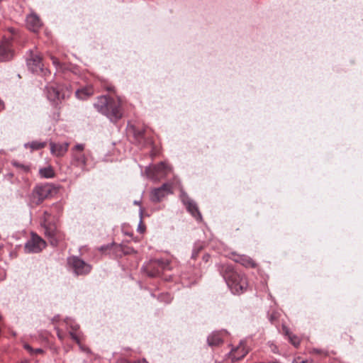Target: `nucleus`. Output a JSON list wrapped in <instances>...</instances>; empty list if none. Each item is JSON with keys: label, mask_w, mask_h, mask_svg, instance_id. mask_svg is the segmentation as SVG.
Returning a JSON list of instances; mask_svg holds the SVG:
<instances>
[{"label": "nucleus", "mask_w": 363, "mask_h": 363, "mask_svg": "<svg viewBox=\"0 0 363 363\" xmlns=\"http://www.w3.org/2000/svg\"><path fill=\"white\" fill-rule=\"evenodd\" d=\"M94 107L111 122H117L122 118L121 102L110 96L102 95L97 97L96 101L94 103Z\"/></svg>", "instance_id": "obj_1"}, {"label": "nucleus", "mask_w": 363, "mask_h": 363, "mask_svg": "<svg viewBox=\"0 0 363 363\" xmlns=\"http://www.w3.org/2000/svg\"><path fill=\"white\" fill-rule=\"evenodd\" d=\"M220 274L225 279L231 291L235 294L243 293L248 286L245 275L238 273L230 265H223Z\"/></svg>", "instance_id": "obj_2"}, {"label": "nucleus", "mask_w": 363, "mask_h": 363, "mask_svg": "<svg viewBox=\"0 0 363 363\" xmlns=\"http://www.w3.org/2000/svg\"><path fill=\"white\" fill-rule=\"evenodd\" d=\"M52 186L48 184L37 185L31 193L30 202L34 205H39L52 194Z\"/></svg>", "instance_id": "obj_3"}, {"label": "nucleus", "mask_w": 363, "mask_h": 363, "mask_svg": "<svg viewBox=\"0 0 363 363\" xmlns=\"http://www.w3.org/2000/svg\"><path fill=\"white\" fill-rule=\"evenodd\" d=\"M172 171V168L165 162H161L157 165L146 169L147 177L153 181H159L164 178Z\"/></svg>", "instance_id": "obj_4"}, {"label": "nucleus", "mask_w": 363, "mask_h": 363, "mask_svg": "<svg viewBox=\"0 0 363 363\" xmlns=\"http://www.w3.org/2000/svg\"><path fill=\"white\" fill-rule=\"evenodd\" d=\"M84 147L85 145L84 144H77L71 150V164L82 170L85 169L87 162V157L84 152Z\"/></svg>", "instance_id": "obj_5"}, {"label": "nucleus", "mask_w": 363, "mask_h": 363, "mask_svg": "<svg viewBox=\"0 0 363 363\" xmlns=\"http://www.w3.org/2000/svg\"><path fill=\"white\" fill-rule=\"evenodd\" d=\"M27 66L33 73L41 74L44 72L42 57L38 53L30 50L26 58Z\"/></svg>", "instance_id": "obj_6"}, {"label": "nucleus", "mask_w": 363, "mask_h": 363, "mask_svg": "<svg viewBox=\"0 0 363 363\" xmlns=\"http://www.w3.org/2000/svg\"><path fill=\"white\" fill-rule=\"evenodd\" d=\"M169 262L164 259L152 260L146 267V272L149 277H157L168 268Z\"/></svg>", "instance_id": "obj_7"}, {"label": "nucleus", "mask_w": 363, "mask_h": 363, "mask_svg": "<svg viewBox=\"0 0 363 363\" xmlns=\"http://www.w3.org/2000/svg\"><path fill=\"white\" fill-rule=\"evenodd\" d=\"M180 198L184 205H185L187 211L191 214V216L197 220L201 221L202 220V216L196 202L191 199L184 191L181 192Z\"/></svg>", "instance_id": "obj_8"}, {"label": "nucleus", "mask_w": 363, "mask_h": 363, "mask_svg": "<svg viewBox=\"0 0 363 363\" xmlns=\"http://www.w3.org/2000/svg\"><path fill=\"white\" fill-rule=\"evenodd\" d=\"M172 184L164 183L161 186L152 189L150 192V200L157 203L161 201L167 195L172 194Z\"/></svg>", "instance_id": "obj_9"}, {"label": "nucleus", "mask_w": 363, "mask_h": 363, "mask_svg": "<svg viewBox=\"0 0 363 363\" xmlns=\"http://www.w3.org/2000/svg\"><path fill=\"white\" fill-rule=\"evenodd\" d=\"M68 264L74 269L77 275L86 274L91 271V266L77 257H69Z\"/></svg>", "instance_id": "obj_10"}, {"label": "nucleus", "mask_w": 363, "mask_h": 363, "mask_svg": "<svg viewBox=\"0 0 363 363\" xmlns=\"http://www.w3.org/2000/svg\"><path fill=\"white\" fill-rule=\"evenodd\" d=\"M225 256L246 267L255 268L257 266L252 259L245 255H239L235 251H230Z\"/></svg>", "instance_id": "obj_11"}, {"label": "nucleus", "mask_w": 363, "mask_h": 363, "mask_svg": "<svg viewBox=\"0 0 363 363\" xmlns=\"http://www.w3.org/2000/svg\"><path fill=\"white\" fill-rule=\"evenodd\" d=\"M46 242L35 233H31L30 238L25 243L26 250H43Z\"/></svg>", "instance_id": "obj_12"}, {"label": "nucleus", "mask_w": 363, "mask_h": 363, "mask_svg": "<svg viewBox=\"0 0 363 363\" xmlns=\"http://www.w3.org/2000/svg\"><path fill=\"white\" fill-rule=\"evenodd\" d=\"M50 216V213L48 211H45L42 218L41 225L45 228L46 235H48V236L51 238V245L52 247H55L57 245V241L56 240L53 239V238L56 236V233L55 231L52 229V227L50 226V223H48Z\"/></svg>", "instance_id": "obj_13"}, {"label": "nucleus", "mask_w": 363, "mask_h": 363, "mask_svg": "<svg viewBox=\"0 0 363 363\" xmlns=\"http://www.w3.org/2000/svg\"><path fill=\"white\" fill-rule=\"evenodd\" d=\"M13 57L11 42L9 40H5L0 44V62L9 60Z\"/></svg>", "instance_id": "obj_14"}, {"label": "nucleus", "mask_w": 363, "mask_h": 363, "mask_svg": "<svg viewBox=\"0 0 363 363\" xmlns=\"http://www.w3.org/2000/svg\"><path fill=\"white\" fill-rule=\"evenodd\" d=\"M248 352L245 342L242 341L236 348L231 351L230 357L232 361H237L245 357Z\"/></svg>", "instance_id": "obj_15"}, {"label": "nucleus", "mask_w": 363, "mask_h": 363, "mask_svg": "<svg viewBox=\"0 0 363 363\" xmlns=\"http://www.w3.org/2000/svg\"><path fill=\"white\" fill-rule=\"evenodd\" d=\"M26 26L29 30L36 32L41 27L42 23L36 14L31 13L26 17Z\"/></svg>", "instance_id": "obj_16"}, {"label": "nucleus", "mask_w": 363, "mask_h": 363, "mask_svg": "<svg viewBox=\"0 0 363 363\" xmlns=\"http://www.w3.org/2000/svg\"><path fill=\"white\" fill-rule=\"evenodd\" d=\"M50 145L51 153L57 157H61L63 156L67 152L69 143H55L51 142L50 143Z\"/></svg>", "instance_id": "obj_17"}, {"label": "nucleus", "mask_w": 363, "mask_h": 363, "mask_svg": "<svg viewBox=\"0 0 363 363\" xmlns=\"http://www.w3.org/2000/svg\"><path fill=\"white\" fill-rule=\"evenodd\" d=\"M94 94V89L92 86H85L77 89L75 92L76 96L81 100H85Z\"/></svg>", "instance_id": "obj_18"}, {"label": "nucleus", "mask_w": 363, "mask_h": 363, "mask_svg": "<svg viewBox=\"0 0 363 363\" xmlns=\"http://www.w3.org/2000/svg\"><path fill=\"white\" fill-rule=\"evenodd\" d=\"M47 90H48V91H47L48 99L50 101L55 102L57 100L60 99V94L56 88L50 86V87H48Z\"/></svg>", "instance_id": "obj_19"}, {"label": "nucleus", "mask_w": 363, "mask_h": 363, "mask_svg": "<svg viewBox=\"0 0 363 363\" xmlns=\"http://www.w3.org/2000/svg\"><path fill=\"white\" fill-rule=\"evenodd\" d=\"M223 342L220 333H213L208 337V343L211 346H218Z\"/></svg>", "instance_id": "obj_20"}, {"label": "nucleus", "mask_w": 363, "mask_h": 363, "mask_svg": "<svg viewBox=\"0 0 363 363\" xmlns=\"http://www.w3.org/2000/svg\"><path fill=\"white\" fill-rule=\"evenodd\" d=\"M130 130H132L133 136L135 139L139 143H142L144 140V133L145 130L143 129H136L135 127H131Z\"/></svg>", "instance_id": "obj_21"}, {"label": "nucleus", "mask_w": 363, "mask_h": 363, "mask_svg": "<svg viewBox=\"0 0 363 363\" xmlns=\"http://www.w3.org/2000/svg\"><path fill=\"white\" fill-rule=\"evenodd\" d=\"M45 145H46L45 142H40V141H32L30 143H28L25 144L26 147H30L33 150L42 149Z\"/></svg>", "instance_id": "obj_22"}, {"label": "nucleus", "mask_w": 363, "mask_h": 363, "mask_svg": "<svg viewBox=\"0 0 363 363\" xmlns=\"http://www.w3.org/2000/svg\"><path fill=\"white\" fill-rule=\"evenodd\" d=\"M39 173L42 177L52 178L55 175L53 169L50 167H44L40 169Z\"/></svg>", "instance_id": "obj_23"}, {"label": "nucleus", "mask_w": 363, "mask_h": 363, "mask_svg": "<svg viewBox=\"0 0 363 363\" xmlns=\"http://www.w3.org/2000/svg\"><path fill=\"white\" fill-rule=\"evenodd\" d=\"M23 347L25 350H26L31 355H37L39 354H43V350L42 349L38 348V349H33L30 345H29L27 343H25L23 345Z\"/></svg>", "instance_id": "obj_24"}, {"label": "nucleus", "mask_w": 363, "mask_h": 363, "mask_svg": "<svg viewBox=\"0 0 363 363\" xmlns=\"http://www.w3.org/2000/svg\"><path fill=\"white\" fill-rule=\"evenodd\" d=\"M289 340L296 347H298L301 343L300 338L294 334L289 335Z\"/></svg>", "instance_id": "obj_25"}, {"label": "nucleus", "mask_w": 363, "mask_h": 363, "mask_svg": "<svg viewBox=\"0 0 363 363\" xmlns=\"http://www.w3.org/2000/svg\"><path fill=\"white\" fill-rule=\"evenodd\" d=\"M72 331L69 332V335L79 345H80V340L78 336V335L74 332V330H77L79 327L77 325L72 327Z\"/></svg>", "instance_id": "obj_26"}, {"label": "nucleus", "mask_w": 363, "mask_h": 363, "mask_svg": "<svg viewBox=\"0 0 363 363\" xmlns=\"http://www.w3.org/2000/svg\"><path fill=\"white\" fill-rule=\"evenodd\" d=\"M12 164L14 167L22 169L25 172H28L30 170V167L29 166L23 164H21V163H20L19 162H17V161H13L12 162Z\"/></svg>", "instance_id": "obj_27"}, {"label": "nucleus", "mask_w": 363, "mask_h": 363, "mask_svg": "<svg viewBox=\"0 0 363 363\" xmlns=\"http://www.w3.org/2000/svg\"><path fill=\"white\" fill-rule=\"evenodd\" d=\"M310 353L311 354H320V355H324V356H327L328 355V352L324 351V350H319V349H313L310 351Z\"/></svg>", "instance_id": "obj_28"}, {"label": "nucleus", "mask_w": 363, "mask_h": 363, "mask_svg": "<svg viewBox=\"0 0 363 363\" xmlns=\"http://www.w3.org/2000/svg\"><path fill=\"white\" fill-rule=\"evenodd\" d=\"M118 363H148V362H146L145 359L138 360V361H135V362H130L126 359H122V360L119 361Z\"/></svg>", "instance_id": "obj_29"}, {"label": "nucleus", "mask_w": 363, "mask_h": 363, "mask_svg": "<svg viewBox=\"0 0 363 363\" xmlns=\"http://www.w3.org/2000/svg\"><path fill=\"white\" fill-rule=\"evenodd\" d=\"M143 209L140 208V223H139V225H138V230H140L141 233H143L144 231V229L145 228L144 227H142V216H143Z\"/></svg>", "instance_id": "obj_30"}, {"label": "nucleus", "mask_w": 363, "mask_h": 363, "mask_svg": "<svg viewBox=\"0 0 363 363\" xmlns=\"http://www.w3.org/2000/svg\"><path fill=\"white\" fill-rule=\"evenodd\" d=\"M306 360H303L300 357L295 358L293 361V363H306Z\"/></svg>", "instance_id": "obj_31"}, {"label": "nucleus", "mask_w": 363, "mask_h": 363, "mask_svg": "<svg viewBox=\"0 0 363 363\" xmlns=\"http://www.w3.org/2000/svg\"><path fill=\"white\" fill-rule=\"evenodd\" d=\"M283 331H284V333L286 336H288V338L289 337V335H292V333H291L289 330V329H288L286 327H285V326H284V327H283Z\"/></svg>", "instance_id": "obj_32"}, {"label": "nucleus", "mask_w": 363, "mask_h": 363, "mask_svg": "<svg viewBox=\"0 0 363 363\" xmlns=\"http://www.w3.org/2000/svg\"><path fill=\"white\" fill-rule=\"evenodd\" d=\"M51 59H52V63H53L55 66H58V65H59V61H58V60H57L56 57H51Z\"/></svg>", "instance_id": "obj_33"}, {"label": "nucleus", "mask_w": 363, "mask_h": 363, "mask_svg": "<svg viewBox=\"0 0 363 363\" xmlns=\"http://www.w3.org/2000/svg\"><path fill=\"white\" fill-rule=\"evenodd\" d=\"M57 336L60 340L63 339V336L60 332H57Z\"/></svg>", "instance_id": "obj_34"}, {"label": "nucleus", "mask_w": 363, "mask_h": 363, "mask_svg": "<svg viewBox=\"0 0 363 363\" xmlns=\"http://www.w3.org/2000/svg\"><path fill=\"white\" fill-rule=\"evenodd\" d=\"M166 296H167V301H167V302H169V301H171V299H172V298H171L170 295L167 294Z\"/></svg>", "instance_id": "obj_35"}, {"label": "nucleus", "mask_w": 363, "mask_h": 363, "mask_svg": "<svg viewBox=\"0 0 363 363\" xmlns=\"http://www.w3.org/2000/svg\"><path fill=\"white\" fill-rule=\"evenodd\" d=\"M4 108V105H3V103L1 102V101L0 100V111Z\"/></svg>", "instance_id": "obj_36"}, {"label": "nucleus", "mask_w": 363, "mask_h": 363, "mask_svg": "<svg viewBox=\"0 0 363 363\" xmlns=\"http://www.w3.org/2000/svg\"><path fill=\"white\" fill-rule=\"evenodd\" d=\"M134 204H135V205H140V201H134Z\"/></svg>", "instance_id": "obj_37"}, {"label": "nucleus", "mask_w": 363, "mask_h": 363, "mask_svg": "<svg viewBox=\"0 0 363 363\" xmlns=\"http://www.w3.org/2000/svg\"><path fill=\"white\" fill-rule=\"evenodd\" d=\"M99 250H107V249L104 246H101Z\"/></svg>", "instance_id": "obj_38"}]
</instances>
